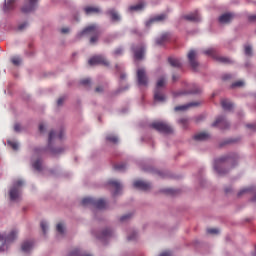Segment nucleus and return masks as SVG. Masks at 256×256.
<instances>
[{
	"mask_svg": "<svg viewBox=\"0 0 256 256\" xmlns=\"http://www.w3.org/2000/svg\"><path fill=\"white\" fill-rule=\"evenodd\" d=\"M236 159H238V156L236 154L221 156L220 158L216 159L214 161V169L216 170V173L218 175L226 174V171L220 169V165H222V163H225L226 161H236Z\"/></svg>",
	"mask_w": 256,
	"mask_h": 256,
	"instance_id": "1",
	"label": "nucleus"
},
{
	"mask_svg": "<svg viewBox=\"0 0 256 256\" xmlns=\"http://www.w3.org/2000/svg\"><path fill=\"white\" fill-rule=\"evenodd\" d=\"M84 35H93L90 39V42L92 44L96 43L100 36V31L97 27V25L93 24L88 27H86L79 35L78 37H82Z\"/></svg>",
	"mask_w": 256,
	"mask_h": 256,
	"instance_id": "2",
	"label": "nucleus"
},
{
	"mask_svg": "<svg viewBox=\"0 0 256 256\" xmlns=\"http://www.w3.org/2000/svg\"><path fill=\"white\" fill-rule=\"evenodd\" d=\"M166 85V79L164 77H161L158 79V82H156V90H154V101H158L160 103H163L166 101V97L162 92V88Z\"/></svg>",
	"mask_w": 256,
	"mask_h": 256,
	"instance_id": "3",
	"label": "nucleus"
},
{
	"mask_svg": "<svg viewBox=\"0 0 256 256\" xmlns=\"http://www.w3.org/2000/svg\"><path fill=\"white\" fill-rule=\"evenodd\" d=\"M203 54L212 57L213 59H215L219 63H223V64H232L233 63V60H231L230 58L224 57V56H219L217 54V50L214 49V48H208V49L204 50Z\"/></svg>",
	"mask_w": 256,
	"mask_h": 256,
	"instance_id": "4",
	"label": "nucleus"
},
{
	"mask_svg": "<svg viewBox=\"0 0 256 256\" xmlns=\"http://www.w3.org/2000/svg\"><path fill=\"white\" fill-rule=\"evenodd\" d=\"M82 205L83 206H92L96 209L102 210L106 208V201L104 199H94V198H84L82 200Z\"/></svg>",
	"mask_w": 256,
	"mask_h": 256,
	"instance_id": "5",
	"label": "nucleus"
},
{
	"mask_svg": "<svg viewBox=\"0 0 256 256\" xmlns=\"http://www.w3.org/2000/svg\"><path fill=\"white\" fill-rule=\"evenodd\" d=\"M17 237L18 231L16 229H12L7 236L0 233V242L3 243V245L0 246V253L5 252L4 245L14 242Z\"/></svg>",
	"mask_w": 256,
	"mask_h": 256,
	"instance_id": "6",
	"label": "nucleus"
},
{
	"mask_svg": "<svg viewBox=\"0 0 256 256\" xmlns=\"http://www.w3.org/2000/svg\"><path fill=\"white\" fill-rule=\"evenodd\" d=\"M150 127L152 129H156V131H159L160 133H166V134L173 133V128L165 122L156 121L150 124Z\"/></svg>",
	"mask_w": 256,
	"mask_h": 256,
	"instance_id": "7",
	"label": "nucleus"
},
{
	"mask_svg": "<svg viewBox=\"0 0 256 256\" xmlns=\"http://www.w3.org/2000/svg\"><path fill=\"white\" fill-rule=\"evenodd\" d=\"M136 80L138 81V85L148 86L149 78L144 68H138V70H136Z\"/></svg>",
	"mask_w": 256,
	"mask_h": 256,
	"instance_id": "8",
	"label": "nucleus"
},
{
	"mask_svg": "<svg viewBox=\"0 0 256 256\" xmlns=\"http://www.w3.org/2000/svg\"><path fill=\"white\" fill-rule=\"evenodd\" d=\"M24 185L22 180H18L15 182L14 186L10 190V200L16 201L20 198V188Z\"/></svg>",
	"mask_w": 256,
	"mask_h": 256,
	"instance_id": "9",
	"label": "nucleus"
},
{
	"mask_svg": "<svg viewBox=\"0 0 256 256\" xmlns=\"http://www.w3.org/2000/svg\"><path fill=\"white\" fill-rule=\"evenodd\" d=\"M198 52L196 50H190L187 53L188 62L193 70H197L199 63L197 61Z\"/></svg>",
	"mask_w": 256,
	"mask_h": 256,
	"instance_id": "10",
	"label": "nucleus"
},
{
	"mask_svg": "<svg viewBox=\"0 0 256 256\" xmlns=\"http://www.w3.org/2000/svg\"><path fill=\"white\" fill-rule=\"evenodd\" d=\"M89 64L91 66L94 65H104V66H109V61H107L103 56L98 55L94 56L89 60Z\"/></svg>",
	"mask_w": 256,
	"mask_h": 256,
	"instance_id": "11",
	"label": "nucleus"
},
{
	"mask_svg": "<svg viewBox=\"0 0 256 256\" xmlns=\"http://www.w3.org/2000/svg\"><path fill=\"white\" fill-rule=\"evenodd\" d=\"M132 52H134V59L141 60L145 56V47L143 45L132 47Z\"/></svg>",
	"mask_w": 256,
	"mask_h": 256,
	"instance_id": "12",
	"label": "nucleus"
},
{
	"mask_svg": "<svg viewBox=\"0 0 256 256\" xmlns=\"http://www.w3.org/2000/svg\"><path fill=\"white\" fill-rule=\"evenodd\" d=\"M151 184L149 182L143 180H136L134 181V188L141 190V191H149L151 190Z\"/></svg>",
	"mask_w": 256,
	"mask_h": 256,
	"instance_id": "13",
	"label": "nucleus"
},
{
	"mask_svg": "<svg viewBox=\"0 0 256 256\" xmlns=\"http://www.w3.org/2000/svg\"><path fill=\"white\" fill-rule=\"evenodd\" d=\"M212 127H219V129H228L229 123L223 116H220L216 118V120L212 123Z\"/></svg>",
	"mask_w": 256,
	"mask_h": 256,
	"instance_id": "14",
	"label": "nucleus"
},
{
	"mask_svg": "<svg viewBox=\"0 0 256 256\" xmlns=\"http://www.w3.org/2000/svg\"><path fill=\"white\" fill-rule=\"evenodd\" d=\"M188 88H190L189 90H186L184 92H180L178 93V95H197L198 93H201L202 89L194 84H190L188 86Z\"/></svg>",
	"mask_w": 256,
	"mask_h": 256,
	"instance_id": "15",
	"label": "nucleus"
},
{
	"mask_svg": "<svg viewBox=\"0 0 256 256\" xmlns=\"http://www.w3.org/2000/svg\"><path fill=\"white\" fill-rule=\"evenodd\" d=\"M38 0H27V3L23 6L22 11L29 13L35 10L37 7Z\"/></svg>",
	"mask_w": 256,
	"mask_h": 256,
	"instance_id": "16",
	"label": "nucleus"
},
{
	"mask_svg": "<svg viewBox=\"0 0 256 256\" xmlns=\"http://www.w3.org/2000/svg\"><path fill=\"white\" fill-rule=\"evenodd\" d=\"M63 137H64L63 130H61L59 134H57L55 131H51L49 134V147H51L54 139H63Z\"/></svg>",
	"mask_w": 256,
	"mask_h": 256,
	"instance_id": "17",
	"label": "nucleus"
},
{
	"mask_svg": "<svg viewBox=\"0 0 256 256\" xmlns=\"http://www.w3.org/2000/svg\"><path fill=\"white\" fill-rule=\"evenodd\" d=\"M184 19L188 20L190 22H199L201 20L198 11H195V12H193L191 14H188V15H184Z\"/></svg>",
	"mask_w": 256,
	"mask_h": 256,
	"instance_id": "18",
	"label": "nucleus"
},
{
	"mask_svg": "<svg viewBox=\"0 0 256 256\" xmlns=\"http://www.w3.org/2000/svg\"><path fill=\"white\" fill-rule=\"evenodd\" d=\"M113 236V231L111 229H104L100 235H98V239L102 241H106Z\"/></svg>",
	"mask_w": 256,
	"mask_h": 256,
	"instance_id": "19",
	"label": "nucleus"
},
{
	"mask_svg": "<svg viewBox=\"0 0 256 256\" xmlns=\"http://www.w3.org/2000/svg\"><path fill=\"white\" fill-rule=\"evenodd\" d=\"M166 18H167L166 14L156 15V16H154V18H152L148 22H146V25L148 27H150L153 23L164 21Z\"/></svg>",
	"mask_w": 256,
	"mask_h": 256,
	"instance_id": "20",
	"label": "nucleus"
},
{
	"mask_svg": "<svg viewBox=\"0 0 256 256\" xmlns=\"http://www.w3.org/2000/svg\"><path fill=\"white\" fill-rule=\"evenodd\" d=\"M108 185L112 186V188L116 189L114 191V196H117L121 190V183L117 180H110L108 181Z\"/></svg>",
	"mask_w": 256,
	"mask_h": 256,
	"instance_id": "21",
	"label": "nucleus"
},
{
	"mask_svg": "<svg viewBox=\"0 0 256 256\" xmlns=\"http://www.w3.org/2000/svg\"><path fill=\"white\" fill-rule=\"evenodd\" d=\"M221 107L224 111H231L233 109V104L227 99L221 100Z\"/></svg>",
	"mask_w": 256,
	"mask_h": 256,
	"instance_id": "22",
	"label": "nucleus"
},
{
	"mask_svg": "<svg viewBox=\"0 0 256 256\" xmlns=\"http://www.w3.org/2000/svg\"><path fill=\"white\" fill-rule=\"evenodd\" d=\"M170 40V34L169 33H164L160 38L156 39V44L158 45H164Z\"/></svg>",
	"mask_w": 256,
	"mask_h": 256,
	"instance_id": "23",
	"label": "nucleus"
},
{
	"mask_svg": "<svg viewBox=\"0 0 256 256\" xmlns=\"http://www.w3.org/2000/svg\"><path fill=\"white\" fill-rule=\"evenodd\" d=\"M234 15L231 13H225L219 17L220 23H229L233 19Z\"/></svg>",
	"mask_w": 256,
	"mask_h": 256,
	"instance_id": "24",
	"label": "nucleus"
},
{
	"mask_svg": "<svg viewBox=\"0 0 256 256\" xmlns=\"http://www.w3.org/2000/svg\"><path fill=\"white\" fill-rule=\"evenodd\" d=\"M198 105H199V103L192 102L187 105L176 106V108H174V111H186V109H189V107H198Z\"/></svg>",
	"mask_w": 256,
	"mask_h": 256,
	"instance_id": "25",
	"label": "nucleus"
},
{
	"mask_svg": "<svg viewBox=\"0 0 256 256\" xmlns=\"http://www.w3.org/2000/svg\"><path fill=\"white\" fill-rule=\"evenodd\" d=\"M106 14L110 15V18H111L112 21H114V22H118V21L121 20L120 15H119L114 9L108 10V12H106Z\"/></svg>",
	"mask_w": 256,
	"mask_h": 256,
	"instance_id": "26",
	"label": "nucleus"
},
{
	"mask_svg": "<svg viewBox=\"0 0 256 256\" xmlns=\"http://www.w3.org/2000/svg\"><path fill=\"white\" fill-rule=\"evenodd\" d=\"M193 139L195 141H206V139H209V134L206 132H200L193 136Z\"/></svg>",
	"mask_w": 256,
	"mask_h": 256,
	"instance_id": "27",
	"label": "nucleus"
},
{
	"mask_svg": "<svg viewBox=\"0 0 256 256\" xmlns=\"http://www.w3.org/2000/svg\"><path fill=\"white\" fill-rule=\"evenodd\" d=\"M33 241H25L23 244H22V251L24 253H29L31 251V249L33 248Z\"/></svg>",
	"mask_w": 256,
	"mask_h": 256,
	"instance_id": "28",
	"label": "nucleus"
},
{
	"mask_svg": "<svg viewBox=\"0 0 256 256\" xmlns=\"http://www.w3.org/2000/svg\"><path fill=\"white\" fill-rule=\"evenodd\" d=\"M168 63H170L172 67H176V68H180L182 66L180 59L174 58V57L168 58Z\"/></svg>",
	"mask_w": 256,
	"mask_h": 256,
	"instance_id": "29",
	"label": "nucleus"
},
{
	"mask_svg": "<svg viewBox=\"0 0 256 256\" xmlns=\"http://www.w3.org/2000/svg\"><path fill=\"white\" fill-rule=\"evenodd\" d=\"M145 7V4L143 2H140L139 4L132 5L128 8V11L134 12V11H140Z\"/></svg>",
	"mask_w": 256,
	"mask_h": 256,
	"instance_id": "30",
	"label": "nucleus"
},
{
	"mask_svg": "<svg viewBox=\"0 0 256 256\" xmlns=\"http://www.w3.org/2000/svg\"><path fill=\"white\" fill-rule=\"evenodd\" d=\"M68 256H92V255L83 253L80 249H74Z\"/></svg>",
	"mask_w": 256,
	"mask_h": 256,
	"instance_id": "31",
	"label": "nucleus"
},
{
	"mask_svg": "<svg viewBox=\"0 0 256 256\" xmlns=\"http://www.w3.org/2000/svg\"><path fill=\"white\" fill-rule=\"evenodd\" d=\"M85 12L87 15H90V14H95V13H99L100 12V9L97 8V7H86L85 8Z\"/></svg>",
	"mask_w": 256,
	"mask_h": 256,
	"instance_id": "32",
	"label": "nucleus"
},
{
	"mask_svg": "<svg viewBox=\"0 0 256 256\" xmlns=\"http://www.w3.org/2000/svg\"><path fill=\"white\" fill-rule=\"evenodd\" d=\"M106 141H108V143H114V144H116V143H118L119 139H118L117 136H115V135H113V134H108V135L106 136Z\"/></svg>",
	"mask_w": 256,
	"mask_h": 256,
	"instance_id": "33",
	"label": "nucleus"
},
{
	"mask_svg": "<svg viewBox=\"0 0 256 256\" xmlns=\"http://www.w3.org/2000/svg\"><path fill=\"white\" fill-rule=\"evenodd\" d=\"M251 192H254V188H244L238 192L237 196L242 197L244 194L251 193Z\"/></svg>",
	"mask_w": 256,
	"mask_h": 256,
	"instance_id": "34",
	"label": "nucleus"
},
{
	"mask_svg": "<svg viewBox=\"0 0 256 256\" xmlns=\"http://www.w3.org/2000/svg\"><path fill=\"white\" fill-rule=\"evenodd\" d=\"M125 169H126V164L125 163H120V164L114 165V170L115 171L124 172Z\"/></svg>",
	"mask_w": 256,
	"mask_h": 256,
	"instance_id": "35",
	"label": "nucleus"
},
{
	"mask_svg": "<svg viewBox=\"0 0 256 256\" xmlns=\"http://www.w3.org/2000/svg\"><path fill=\"white\" fill-rule=\"evenodd\" d=\"M16 1H17V0H7V2L5 3L4 9H5V10L13 9V8H14V3H15Z\"/></svg>",
	"mask_w": 256,
	"mask_h": 256,
	"instance_id": "36",
	"label": "nucleus"
},
{
	"mask_svg": "<svg viewBox=\"0 0 256 256\" xmlns=\"http://www.w3.org/2000/svg\"><path fill=\"white\" fill-rule=\"evenodd\" d=\"M206 232L210 235H218L220 233V230L218 228H208Z\"/></svg>",
	"mask_w": 256,
	"mask_h": 256,
	"instance_id": "37",
	"label": "nucleus"
},
{
	"mask_svg": "<svg viewBox=\"0 0 256 256\" xmlns=\"http://www.w3.org/2000/svg\"><path fill=\"white\" fill-rule=\"evenodd\" d=\"M33 167H34V169H36L37 171H41V169H42V163L40 162V160L35 161L34 164H33Z\"/></svg>",
	"mask_w": 256,
	"mask_h": 256,
	"instance_id": "38",
	"label": "nucleus"
},
{
	"mask_svg": "<svg viewBox=\"0 0 256 256\" xmlns=\"http://www.w3.org/2000/svg\"><path fill=\"white\" fill-rule=\"evenodd\" d=\"M63 151H65L64 148L51 149L52 155H60L61 153H63Z\"/></svg>",
	"mask_w": 256,
	"mask_h": 256,
	"instance_id": "39",
	"label": "nucleus"
},
{
	"mask_svg": "<svg viewBox=\"0 0 256 256\" xmlns=\"http://www.w3.org/2000/svg\"><path fill=\"white\" fill-rule=\"evenodd\" d=\"M8 145H10V147H12V149H14V151H17V149H19V145L17 142H13V141L9 140Z\"/></svg>",
	"mask_w": 256,
	"mask_h": 256,
	"instance_id": "40",
	"label": "nucleus"
},
{
	"mask_svg": "<svg viewBox=\"0 0 256 256\" xmlns=\"http://www.w3.org/2000/svg\"><path fill=\"white\" fill-rule=\"evenodd\" d=\"M57 232H58L59 234H61V235H64V226H63L62 223H59V224L57 225Z\"/></svg>",
	"mask_w": 256,
	"mask_h": 256,
	"instance_id": "41",
	"label": "nucleus"
},
{
	"mask_svg": "<svg viewBox=\"0 0 256 256\" xmlns=\"http://www.w3.org/2000/svg\"><path fill=\"white\" fill-rule=\"evenodd\" d=\"M244 84H245L244 81L239 80V81L234 82V83L231 85V87H232V88H234V87H242Z\"/></svg>",
	"mask_w": 256,
	"mask_h": 256,
	"instance_id": "42",
	"label": "nucleus"
},
{
	"mask_svg": "<svg viewBox=\"0 0 256 256\" xmlns=\"http://www.w3.org/2000/svg\"><path fill=\"white\" fill-rule=\"evenodd\" d=\"M244 52H245V55L251 56L252 55V47L251 46H245Z\"/></svg>",
	"mask_w": 256,
	"mask_h": 256,
	"instance_id": "43",
	"label": "nucleus"
},
{
	"mask_svg": "<svg viewBox=\"0 0 256 256\" xmlns=\"http://www.w3.org/2000/svg\"><path fill=\"white\" fill-rule=\"evenodd\" d=\"M41 229H42L44 235H46V233H47V224H46V222H44V221L41 222Z\"/></svg>",
	"mask_w": 256,
	"mask_h": 256,
	"instance_id": "44",
	"label": "nucleus"
},
{
	"mask_svg": "<svg viewBox=\"0 0 256 256\" xmlns=\"http://www.w3.org/2000/svg\"><path fill=\"white\" fill-rule=\"evenodd\" d=\"M12 63L14 65H19L21 63V59L19 57H13L12 58Z\"/></svg>",
	"mask_w": 256,
	"mask_h": 256,
	"instance_id": "45",
	"label": "nucleus"
},
{
	"mask_svg": "<svg viewBox=\"0 0 256 256\" xmlns=\"http://www.w3.org/2000/svg\"><path fill=\"white\" fill-rule=\"evenodd\" d=\"M130 218H131V214H126V215L120 217V222H125Z\"/></svg>",
	"mask_w": 256,
	"mask_h": 256,
	"instance_id": "46",
	"label": "nucleus"
},
{
	"mask_svg": "<svg viewBox=\"0 0 256 256\" xmlns=\"http://www.w3.org/2000/svg\"><path fill=\"white\" fill-rule=\"evenodd\" d=\"M81 84L88 86L91 84V80L89 78H85V79L81 80Z\"/></svg>",
	"mask_w": 256,
	"mask_h": 256,
	"instance_id": "47",
	"label": "nucleus"
},
{
	"mask_svg": "<svg viewBox=\"0 0 256 256\" xmlns=\"http://www.w3.org/2000/svg\"><path fill=\"white\" fill-rule=\"evenodd\" d=\"M177 190L175 189H166V194L168 195H176Z\"/></svg>",
	"mask_w": 256,
	"mask_h": 256,
	"instance_id": "48",
	"label": "nucleus"
},
{
	"mask_svg": "<svg viewBox=\"0 0 256 256\" xmlns=\"http://www.w3.org/2000/svg\"><path fill=\"white\" fill-rule=\"evenodd\" d=\"M14 131H16V133H20L21 131V125L19 123H16L14 125Z\"/></svg>",
	"mask_w": 256,
	"mask_h": 256,
	"instance_id": "49",
	"label": "nucleus"
},
{
	"mask_svg": "<svg viewBox=\"0 0 256 256\" xmlns=\"http://www.w3.org/2000/svg\"><path fill=\"white\" fill-rule=\"evenodd\" d=\"M136 237H137V233L134 232V233H132V235L128 236V241H134L136 239Z\"/></svg>",
	"mask_w": 256,
	"mask_h": 256,
	"instance_id": "50",
	"label": "nucleus"
},
{
	"mask_svg": "<svg viewBox=\"0 0 256 256\" xmlns=\"http://www.w3.org/2000/svg\"><path fill=\"white\" fill-rule=\"evenodd\" d=\"M122 53H123L122 48H117L116 50H114V55H121Z\"/></svg>",
	"mask_w": 256,
	"mask_h": 256,
	"instance_id": "51",
	"label": "nucleus"
},
{
	"mask_svg": "<svg viewBox=\"0 0 256 256\" xmlns=\"http://www.w3.org/2000/svg\"><path fill=\"white\" fill-rule=\"evenodd\" d=\"M180 123H181L182 125H184V127H186V125H187V123H188V119H187V118H182V119H180Z\"/></svg>",
	"mask_w": 256,
	"mask_h": 256,
	"instance_id": "52",
	"label": "nucleus"
},
{
	"mask_svg": "<svg viewBox=\"0 0 256 256\" xmlns=\"http://www.w3.org/2000/svg\"><path fill=\"white\" fill-rule=\"evenodd\" d=\"M247 129H253V131H256V125L255 124H247Z\"/></svg>",
	"mask_w": 256,
	"mask_h": 256,
	"instance_id": "53",
	"label": "nucleus"
},
{
	"mask_svg": "<svg viewBox=\"0 0 256 256\" xmlns=\"http://www.w3.org/2000/svg\"><path fill=\"white\" fill-rule=\"evenodd\" d=\"M160 256H172V253L171 251H164L162 254H160Z\"/></svg>",
	"mask_w": 256,
	"mask_h": 256,
	"instance_id": "54",
	"label": "nucleus"
},
{
	"mask_svg": "<svg viewBox=\"0 0 256 256\" xmlns=\"http://www.w3.org/2000/svg\"><path fill=\"white\" fill-rule=\"evenodd\" d=\"M232 78V75H230V74H224L223 76H222V79L223 80H228V79H231Z\"/></svg>",
	"mask_w": 256,
	"mask_h": 256,
	"instance_id": "55",
	"label": "nucleus"
},
{
	"mask_svg": "<svg viewBox=\"0 0 256 256\" xmlns=\"http://www.w3.org/2000/svg\"><path fill=\"white\" fill-rule=\"evenodd\" d=\"M248 20L251 21V22H255L256 21V15H250L248 17Z\"/></svg>",
	"mask_w": 256,
	"mask_h": 256,
	"instance_id": "56",
	"label": "nucleus"
},
{
	"mask_svg": "<svg viewBox=\"0 0 256 256\" xmlns=\"http://www.w3.org/2000/svg\"><path fill=\"white\" fill-rule=\"evenodd\" d=\"M27 26H28V23L25 22V23L21 24V25L18 27V29H19V30H23V29L26 28Z\"/></svg>",
	"mask_w": 256,
	"mask_h": 256,
	"instance_id": "57",
	"label": "nucleus"
},
{
	"mask_svg": "<svg viewBox=\"0 0 256 256\" xmlns=\"http://www.w3.org/2000/svg\"><path fill=\"white\" fill-rule=\"evenodd\" d=\"M39 131H40V133H44L45 127H44L43 124H40V125H39Z\"/></svg>",
	"mask_w": 256,
	"mask_h": 256,
	"instance_id": "58",
	"label": "nucleus"
},
{
	"mask_svg": "<svg viewBox=\"0 0 256 256\" xmlns=\"http://www.w3.org/2000/svg\"><path fill=\"white\" fill-rule=\"evenodd\" d=\"M57 103H58L59 107H60V105H63L64 98H59Z\"/></svg>",
	"mask_w": 256,
	"mask_h": 256,
	"instance_id": "59",
	"label": "nucleus"
},
{
	"mask_svg": "<svg viewBox=\"0 0 256 256\" xmlns=\"http://www.w3.org/2000/svg\"><path fill=\"white\" fill-rule=\"evenodd\" d=\"M103 87L99 86L96 88V93H102Z\"/></svg>",
	"mask_w": 256,
	"mask_h": 256,
	"instance_id": "60",
	"label": "nucleus"
},
{
	"mask_svg": "<svg viewBox=\"0 0 256 256\" xmlns=\"http://www.w3.org/2000/svg\"><path fill=\"white\" fill-rule=\"evenodd\" d=\"M61 32H62L63 34L68 33V32H69V28H62V29H61Z\"/></svg>",
	"mask_w": 256,
	"mask_h": 256,
	"instance_id": "61",
	"label": "nucleus"
},
{
	"mask_svg": "<svg viewBox=\"0 0 256 256\" xmlns=\"http://www.w3.org/2000/svg\"><path fill=\"white\" fill-rule=\"evenodd\" d=\"M179 79V77L178 76H176V75H172V80L173 81H177Z\"/></svg>",
	"mask_w": 256,
	"mask_h": 256,
	"instance_id": "62",
	"label": "nucleus"
},
{
	"mask_svg": "<svg viewBox=\"0 0 256 256\" xmlns=\"http://www.w3.org/2000/svg\"><path fill=\"white\" fill-rule=\"evenodd\" d=\"M126 78V74L122 73L120 74V79L124 80Z\"/></svg>",
	"mask_w": 256,
	"mask_h": 256,
	"instance_id": "63",
	"label": "nucleus"
},
{
	"mask_svg": "<svg viewBox=\"0 0 256 256\" xmlns=\"http://www.w3.org/2000/svg\"><path fill=\"white\" fill-rule=\"evenodd\" d=\"M252 202H256V193L255 195L253 196V198L251 199Z\"/></svg>",
	"mask_w": 256,
	"mask_h": 256,
	"instance_id": "64",
	"label": "nucleus"
}]
</instances>
